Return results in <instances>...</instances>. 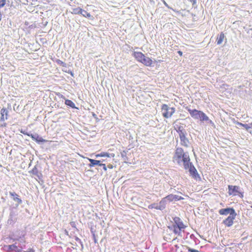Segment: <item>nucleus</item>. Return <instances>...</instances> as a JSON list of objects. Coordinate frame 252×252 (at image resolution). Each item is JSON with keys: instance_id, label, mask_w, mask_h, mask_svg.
Returning a JSON list of instances; mask_svg holds the SVG:
<instances>
[{"instance_id": "obj_18", "label": "nucleus", "mask_w": 252, "mask_h": 252, "mask_svg": "<svg viewBox=\"0 0 252 252\" xmlns=\"http://www.w3.org/2000/svg\"><path fill=\"white\" fill-rule=\"evenodd\" d=\"M9 194L13 197V200L19 204L22 203V200L18 197V195L15 192H10Z\"/></svg>"}, {"instance_id": "obj_15", "label": "nucleus", "mask_w": 252, "mask_h": 252, "mask_svg": "<svg viewBox=\"0 0 252 252\" xmlns=\"http://www.w3.org/2000/svg\"><path fill=\"white\" fill-rule=\"evenodd\" d=\"M8 112V111L5 108H2L1 109V110H0V114H1L0 121H4L5 120L7 119Z\"/></svg>"}, {"instance_id": "obj_25", "label": "nucleus", "mask_w": 252, "mask_h": 252, "mask_svg": "<svg viewBox=\"0 0 252 252\" xmlns=\"http://www.w3.org/2000/svg\"><path fill=\"white\" fill-rule=\"evenodd\" d=\"M82 11V9L78 7V8L73 9V12L76 14H81Z\"/></svg>"}, {"instance_id": "obj_14", "label": "nucleus", "mask_w": 252, "mask_h": 252, "mask_svg": "<svg viewBox=\"0 0 252 252\" xmlns=\"http://www.w3.org/2000/svg\"><path fill=\"white\" fill-rule=\"evenodd\" d=\"M133 56L137 60V61L141 63L145 55L141 52H134L133 53Z\"/></svg>"}, {"instance_id": "obj_37", "label": "nucleus", "mask_w": 252, "mask_h": 252, "mask_svg": "<svg viewBox=\"0 0 252 252\" xmlns=\"http://www.w3.org/2000/svg\"><path fill=\"white\" fill-rule=\"evenodd\" d=\"M93 117H94V118H95V117H96V114H95L94 113H93Z\"/></svg>"}, {"instance_id": "obj_8", "label": "nucleus", "mask_w": 252, "mask_h": 252, "mask_svg": "<svg viewBox=\"0 0 252 252\" xmlns=\"http://www.w3.org/2000/svg\"><path fill=\"white\" fill-rule=\"evenodd\" d=\"M228 188V194L231 195H236L237 193L239 192V187L236 186L229 185Z\"/></svg>"}, {"instance_id": "obj_4", "label": "nucleus", "mask_w": 252, "mask_h": 252, "mask_svg": "<svg viewBox=\"0 0 252 252\" xmlns=\"http://www.w3.org/2000/svg\"><path fill=\"white\" fill-rule=\"evenodd\" d=\"M166 202L165 201V199L163 198L161 199V200L159 202V204L158 203H153L150 205L148 206L149 209H156L159 210H163L166 207Z\"/></svg>"}, {"instance_id": "obj_19", "label": "nucleus", "mask_w": 252, "mask_h": 252, "mask_svg": "<svg viewBox=\"0 0 252 252\" xmlns=\"http://www.w3.org/2000/svg\"><path fill=\"white\" fill-rule=\"evenodd\" d=\"M95 157L96 158L99 157H114V154H110L107 153H101L99 154H97L95 155Z\"/></svg>"}, {"instance_id": "obj_30", "label": "nucleus", "mask_w": 252, "mask_h": 252, "mask_svg": "<svg viewBox=\"0 0 252 252\" xmlns=\"http://www.w3.org/2000/svg\"><path fill=\"white\" fill-rule=\"evenodd\" d=\"M58 63L59 64H60L61 65H62L63 66H64L65 65V63L64 62H63L60 60L59 61Z\"/></svg>"}, {"instance_id": "obj_2", "label": "nucleus", "mask_w": 252, "mask_h": 252, "mask_svg": "<svg viewBox=\"0 0 252 252\" xmlns=\"http://www.w3.org/2000/svg\"><path fill=\"white\" fill-rule=\"evenodd\" d=\"M190 116L194 119L199 120L201 122H206L215 127V124L212 120L202 111L196 109H188Z\"/></svg>"}, {"instance_id": "obj_31", "label": "nucleus", "mask_w": 252, "mask_h": 252, "mask_svg": "<svg viewBox=\"0 0 252 252\" xmlns=\"http://www.w3.org/2000/svg\"><path fill=\"white\" fill-rule=\"evenodd\" d=\"M36 169L35 168H33V170H32V172L34 174H35V173H36Z\"/></svg>"}, {"instance_id": "obj_7", "label": "nucleus", "mask_w": 252, "mask_h": 252, "mask_svg": "<svg viewBox=\"0 0 252 252\" xmlns=\"http://www.w3.org/2000/svg\"><path fill=\"white\" fill-rule=\"evenodd\" d=\"M219 213L221 215H231L232 214H234L236 213L235 210L232 208H227L225 209H221L219 210Z\"/></svg>"}, {"instance_id": "obj_11", "label": "nucleus", "mask_w": 252, "mask_h": 252, "mask_svg": "<svg viewBox=\"0 0 252 252\" xmlns=\"http://www.w3.org/2000/svg\"><path fill=\"white\" fill-rule=\"evenodd\" d=\"M30 136L33 140L35 141L38 143H43L46 141V140L42 138L37 133L31 134Z\"/></svg>"}, {"instance_id": "obj_17", "label": "nucleus", "mask_w": 252, "mask_h": 252, "mask_svg": "<svg viewBox=\"0 0 252 252\" xmlns=\"http://www.w3.org/2000/svg\"><path fill=\"white\" fill-rule=\"evenodd\" d=\"M90 163L89 164L90 167H92L95 165H99L101 164L100 160H95L92 158H88Z\"/></svg>"}, {"instance_id": "obj_1", "label": "nucleus", "mask_w": 252, "mask_h": 252, "mask_svg": "<svg viewBox=\"0 0 252 252\" xmlns=\"http://www.w3.org/2000/svg\"><path fill=\"white\" fill-rule=\"evenodd\" d=\"M173 160L180 166H183L184 168L188 167V163L190 161L189 153L185 152L182 148H178L176 150Z\"/></svg>"}, {"instance_id": "obj_39", "label": "nucleus", "mask_w": 252, "mask_h": 252, "mask_svg": "<svg viewBox=\"0 0 252 252\" xmlns=\"http://www.w3.org/2000/svg\"><path fill=\"white\" fill-rule=\"evenodd\" d=\"M76 240L77 241L80 240V239H79L78 237H76Z\"/></svg>"}, {"instance_id": "obj_34", "label": "nucleus", "mask_w": 252, "mask_h": 252, "mask_svg": "<svg viewBox=\"0 0 252 252\" xmlns=\"http://www.w3.org/2000/svg\"><path fill=\"white\" fill-rule=\"evenodd\" d=\"M108 167L109 168H112L113 167V166L111 164H109L108 165Z\"/></svg>"}, {"instance_id": "obj_13", "label": "nucleus", "mask_w": 252, "mask_h": 252, "mask_svg": "<svg viewBox=\"0 0 252 252\" xmlns=\"http://www.w3.org/2000/svg\"><path fill=\"white\" fill-rule=\"evenodd\" d=\"M174 224L173 226H177L180 228H185V226L184 225L183 222L181 221V219L178 217H175L174 219Z\"/></svg>"}, {"instance_id": "obj_5", "label": "nucleus", "mask_w": 252, "mask_h": 252, "mask_svg": "<svg viewBox=\"0 0 252 252\" xmlns=\"http://www.w3.org/2000/svg\"><path fill=\"white\" fill-rule=\"evenodd\" d=\"M165 199V201L166 202V204H167V202H172V201H177L178 200H183L184 198L182 197L181 196H179L177 195H175L173 194H170L167 196H166L165 197L163 198Z\"/></svg>"}, {"instance_id": "obj_43", "label": "nucleus", "mask_w": 252, "mask_h": 252, "mask_svg": "<svg viewBox=\"0 0 252 252\" xmlns=\"http://www.w3.org/2000/svg\"><path fill=\"white\" fill-rule=\"evenodd\" d=\"M251 207V208H252V205Z\"/></svg>"}, {"instance_id": "obj_36", "label": "nucleus", "mask_w": 252, "mask_h": 252, "mask_svg": "<svg viewBox=\"0 0 252 252\" xmlns=\"http://www.w3.org/2000/svg\"><path fill=\"white\" fill-rule=\"evenodd\" d=\"M164 4H165V5H166L167 7L169 8V7L168 6V4L165 2L164 1Z\"/></svg>"}, {"instance_id": "obj_40", "label": "nucleus", "mask_w": 252, "mask_h": 252, "mask_svg": "<svg viewBox=\"0 0 252 252\" xmlns=\"http://www.w3.org/2000/svg\"><path fill=\"white\" fill-rule=\"evenodd\" d=\"M122 157L124 156V154L123 153L122 154Z\"/></svg>"}, {"instance_id": "obj_12", "label": "nucleus", "mask_w": 252, "mask_h": 252, "mask_svg": "<svg viewBox=\"0 0 252 252\" xmlns=\"http://www.w3.org/2000/svg\"><path fill=\"white\" fill-rule=\"evenodd\" d=\"M186 134H184V133H181V135L179 137L181 145L188 147L189 146V141L186 137Z\"/></svg>"}, {"instance_id": "obj_9", "label": "nucleus", "mask_w": 252, "mask_h": 252, "mask_svg": "<svg viewBox=\"0 0 252 252\" xmlns=\"http://www.w3.org/2000/svg\"><path fill=\"white\" fill-rule=\"evenodd\" d=\"M22 247H20V249L18 248V246L16 245V243L15 244L7 246V252H22Z\"/></svg>"}, {"instance_id": "obj_35", "label": "nucleus", "mask_w": 252, "mask_h": 252, "mask_svg": "<svg viewBox=\"0 0 252 252\" xmlns=\"http://www.w3.org/2000/svg\"><path fill=\"white\" fill-rule=\"evenodd\" d=\"M191 1L192 2L193 4H194L196 3V0H191Z\"/></svg>"}, {"instance_id": "obj_38", "label": "nucleus", "mask_w": 252, "mask_h": 252, "mask_svg": "<svg viewBox=\"0 0 252 252\" xmlns=\"http://www.w3.org/2000/svg\"><path fill=\"white\" fill-rule=\"evenodd\" d=\"M251 126V128H252V122L249 125Z\"/></svg>"}, {"instance_id": "obj_21", "label": "nucleus", "mask_w": 252, "mask_h": 252, "mask_svg": "<svg viewBox=\"0 0 252 252\" xmlns=\"http://www.w3.org/2000/svg\"><path fill=\"white\" fill-rule=\"evenodd\" d=\"M81 15L84 17H87L90 19H93V16L85 10L82 9Z\"/></svg>"}, {"instance_id": "obj_24", "label": "nucleus", "mask_w": 252, "mask_h": 252, "mask_svg": "<svg viewBox=\"0 0 252 252\" xmlns=\"http://www.w3.org/2000/svg\"><path fill=\"white\" fill-rule=\"evenodd\" d=\"M177 131L179 133V136L181 135V133L187 134L185 129L183 128V126H179L178 129L177 130Z\"/></svg>"}, {"instance_id": "obj_32", "label": "nucleus", "mask_w": 252, "mask_h": 252, "mask_svg": "<svg viewBox=\"0 0 252 252\" xmlns=\"http://www.w3.org/2000/svg\"><path fill=\"white\" fill-rule=\"evenodd\" d=\"M237 125L243 126V125H244V124L238 122Z\"/></svg>"}, {"instance_id": "obj_27", "label": "nucleus", "mask_w": 252, "mask_h": 252, "mask_svg": "<svg viewBox=\"0 0 252 252\" xmlns=\"http://www.w3.org/2000/svg\"><path fill=\"white\" fill-rule=\"evenodd\" d=\"M243 126L246 128V129L247 130H249V129L250 128H251V126H249V125H248V124H244V125H243Z\"/></svg>"}, {"instance_id": "obj_22", "label": "nucleus", "mask_w": 252, "mask_h": 252, "mask_svg": "<svg viewBox=\"0 0 252 252\" xmlns=\"http://www.w3.org/2000/svg\"><path fill=\"white\" fill-rule=\"evenodd\" d=\"M65 104L66 105H68L72 108H75V105L74 103L70 100H69V99L65 100Z\"/></svg>"}, {"instance_id": "obj_29", "label": "nucleus", "mask_w": 252, "mask_h": 252, "mask_svg": "<svg viewBox=\"0 0 252 252\" xmlns=\"http://www.w3.org/2000/svg\"><path fill=\"white\" fill-rule=\"evenodd\" d=\"M100 166H102L103 167V169L105 170V171H106L107 170V167L105 165V164H103V163H101L100 164Z\"/></svg>"}, {"instance_id": "obj_42", "label": "nucleus", "mask_w": 252, "mask_h": 252, "mask_svg": "<svg viewBox=\"0 0 252 252\" xmlns=\"http://www.w3.org/2000/svg\"><path fill=\"white\" fill-rule=\"evenodd\" d=\"M27 2H28V0H26Z\"/></svg>"}, {"instance_id": "obj_23", "label": "nucleus", "mask_w": 252, "mask_h": 252, "mask_svg": "<svg viewBox=\"0 0 252 252\" xmlns=\"http://www.w3.org/2000/svg\"><path fill=\"white\" fill-rule=\"evenodd\" d=\"M173 231L175 233V234H177L178 235H180L181 230L182 229H184V228H180L177 226H173Z\"/></svg>"}, {"instance_id": "obj_20", "label": "nucleus", "mask_w": 252, "mask_h": 252, "mask_svg": "<svg viewBox=\"0 0 252 252\" xmlns=\"http://www.w3.org/2000/svg\"><path fill=\"white\" fill-rule=\"evenodd\" d=\"M224 37V34L222 33H221L220 34L219 36L217 38V44L218 45L220 44L222 42Z\"/></svg>"}, {"instance_id": "obj_10", "label": "nucleus", "mask_w": 252, "mask_h": 252, "mask_svg": "<svg viewBox=\"0 0 252 252\" xmlns=\"http://www.w3.org/2000/svg\"><path fill=\"white\" fill-rule=\"evenodd\" d=\"M188 167L184 168L185 169H189L190 174L194 178L196 177L197 171L194 166L190 161L188 163Z\"/></svg>"}, {"instance_id": "obj_6", "label": "nucleus", "mask_w": 252, "mask_h": 252, "mask_svg": "<svg viewBox=\"0 0 252 252\" xmlns=\"http://www.w3.org/2000/svg\"><path fill=\"white\" fill-rule=\"evenodd\" d=\"M237 214L229 215L225 220L223 221V223L227 226H231L233 223V220L235 219Z\"/></svg>"}, {"instance_id": "obj_16", "label": "nucleus", "mask_w": 252, "mask_h": 252, "mask_svg": "<svg viewBox=\"0 0 252 252\" xmlns=\"http://www.w3.org/2000/svg\"><path fill=\"white\" fill-rule=\"evenodd\" d=\"M141 63L146 66H149L152 64L153 61L150 58L144 56Z\"/></svg>"}, {"instance_id": "obj_3", "label": "nucleus", "mask_w": 252, "mask_h": 252, "mask_svg": "<svg viewBox=\"0 0 252 252\" xmlns=\"http://www.w3.org/2000/svg\"><path fill=\"white\" fill-rule=\"evenodd\" d=\"M162 115L166 118H170L175 112V108L170 107L166 104H163L161 107Z\"/></svg>"}, {"instance_id": "obj_41", "label": "nucleus", "mask_w": 252, "mask_h": 252, "mask_svg": "<svg viewBox=\"0 0 252 252\" xmlns=\"http://www.w3.org/2000/svg\"><path fill=\"white\" fill-rule=\"evenodd\" d=\"M32 252V251H29V252Z\"/></svg>"}, {"instance_id": "obj_26", "label": "nucleus", "mask_w": 252, "mask_h": 252, "mask_svg": "<svg viewBox=\"0 0 252 252\" xmlns=\"http://www.w3.org/2000/svg\"><path fill=\"white\" fill-rule=\"evenodd\" d=\"M5 4V0H0V8L2 7Z\"/></svg>"}, {"instance_id": "obj_33", "label": "nucleus", "mask_w": 252, "mask_h": 252, "mask_svg": "<svg viewBox=\"0 0 252 252\" xmlns=\"http://www.w3.org/2000/svg\"><path fill=\"white\" fill-rule=\"evenodd\" d=\"M178 53L180 56H182V54H183L182 52H181V51H179L178 52Z\"/></svg>"}, {"instance_id": "obj_28", "label": "nucleus", "mask_w": 252, "mask_h": 252, "mask_svg": "<svg viewBox=\"0 0 252 252\" xmlns=\"http://www.w3.org/2000/svg\"><path fill=\"white\" fill-rule=\"evenodd\" d=\"M188 250L189 252H198L197 250L192 249L189 247H188Z\"/></svg>"}]
</instances>
